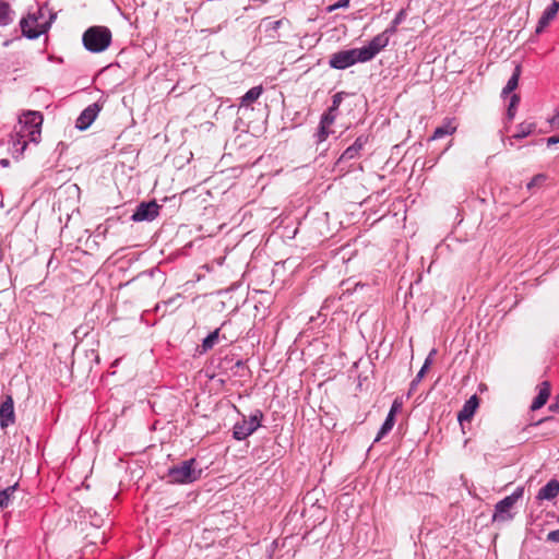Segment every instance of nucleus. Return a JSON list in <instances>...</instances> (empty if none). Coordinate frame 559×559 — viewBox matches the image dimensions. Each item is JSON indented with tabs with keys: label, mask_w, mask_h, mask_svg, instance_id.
I'll list each match as a JSON object with an SVG mask.
<instances>
[{
	"label": "nucleus",
	"mask_w": 559,
	"mask_h": 559,
	"mask_svg": "<svg viewBox=\"0 0 559 559\" xmlns=\"http://www.w3.org/2000/svg\"><path fill=\"white\" fill-rule=\"evenodd\" d=\"M44 117L39 111H25L19 117L20 128L17 134L21 139H27L29 142L39 143L41 139V126Z\"/></svg>",
	"instance_id": "nucleus-1"
},
{
	"label": "nucleus",
	"mask_w": 559,
	"mask_h": 559,
	"mask_svg": "<svg viewBox=\"0 0 559 559\" xmlns=\"http://www.w3.org/2000/svg\"><path fill=\"white\" fill-rule=\"evenodd\" d=\"M201 469L195 468V460L190 459L171 466L167 478L171 484H191L201 477Z\"/></svg>",
	"instance_id": "nucleus-2"
},
{
	"label": "nucleus",
	"mask_w": 559,
	"mask_h": 559,
	"mask_svg": "<svg viewBox=\"0 0 559 559\" xmlns=\"http://www.w3.org/2000/svg\"><path fill=\"white\" fill-rule=\"evenodd\" d=\"M111 43V32L105 26H92L83 34L84 47L92 52L106 50Z\"/></svg>",
	"instance_id": "nucleus-3"
},
{
	"label": "nucleus",
	"mask_w": 559,
	"mask_h": 559,
	"mask_svg": "<svg viewBox=\"0 0 559 559\" xmlns=\"http://www.w3.org/2000/svg\"><path fill=\"white\" fill-rule=\"evenodd\" d=\"M263 418V413L255 409L249 418L245 416L240 421H237L233 429V436L236 440L241 441L251 436L260 426Z\"/></svg>",
	"instance_id": "nucleus-4"
},
{
	"label": "nucleus",
	"mask_w": 559,
	"mask_h": 559,
	"mask_svg": "<svg viewBox=\"0 0 559 559\" xmlns=\"http://www.w3.org/2000/svg\"><path fill=\"white\" fill-rule=\"evenodd\" d=\"M524 488L518 487L512 495L500 500L495 507L493 521L506 522L513 519L512 508L523 497Z\"/></svg>",
	"instance_id": "nucleus-5"
},
{
	"label": "nucleus",
	"mask_w": 559,
	"mask_h": 559,
	"mask_svg": "<svg viewBox=\"0 0 559 559\" xmlns=\"http://www.w3.org/2000/svg\"><path fill=\"white\" fill-rule=\"evenodd\" d=\"M39 17H43L41 9H38L37 13H28L21 20L20 25L24 36L34 39L47 32L49 23H39Z\"/></svg>",
	"instance_id": "nucleus-6"
},
{
	"label": "nucleus",
	"mask_w": 559,
	"mask_h": 559,
	"mask_svg": "<svg viewBox=\"0 0 559 559\" xmlns=\"http://www.w3.org/2000/svg\"><path fill=\"white\" fill-rule=\"evenodd\" d=\"M357 62H365L359 48L341 50L331 55L329 66L333 69L344 70Z\"/></svg>",
	"instance_id": "nucleus-7"
},
{
	"label": "nucleus",
	"mask_w": 559,
	"mask_h": 559,
	"mask_svg": "<svg viewBox=\"0 0 559 559\" xmlns=\"http://www.w3.org/2000/svg\"><path fill=\"white\" fill-rule=\"evenodd\" d=\"M160 205L155 200L141 202L131 216L133 222H152L159 214Z\"/></svg>",
	"instance_id": "nucleus-8"
},
{
	"label": "nucleus",
	"mask_w": 559,
	"mask_h": 559,
	"mask_svg": "<svg viewBox=\"0 0 559 559\" xmlns=\"http://www.w3.org/2000/svg\"><path fill=\"white\" fill-rule=\"evenodd\" d=\"M388 44L389 36L385 33H382L373 37L367 46L359 48L365 62L371 60L377 53L386 47Z\"/></svg>",
	"instance_id": "nucleus-9"
},
{
	"label": "nucleus",
	"mask_w": 559,
	"mask_h": 559,
	"mask_svg": "<svg viewBox=\"0 0 559 559\" xmlns=\"http://www.w3.org/2000/svg\"><path fill=\"white\" fill-rule=\"evenodd\" d=\"M15 421L14 402L11 395H7L0 405V427L5 429Z\"/></svg>",
	"instance_id": "nucleus-10"
},
{
	"label": "nucleus",
	"mask_w": 559,
	"mask_h": 559,
	"mask_svg": "<svg viewBox=\"0 0 559 559\" xmlns=\"http://www.w3.org/2000/svg\"><path fill=\"white\" fill-rule=\"evenodd\" d=\"M102 106L97 103L87 106L76 119L75 127L80 130H86L94 122Z\"/></svg>",
	"instance_id": "nucleus-11"
},
{
	"label": "nucleus",
	"mask_w": 559,
	"mask_h": 559,
	"mask_svg": "<svg viewBox=\"0 0 559 559\" xmlns=\"http://www.w3.org/2000/svg\"><path fill=\"white\" fill-rule=\"evenodd\" d=\"M368 142V136L366 135H359L353 145L348 146L344 153L338 158L337 163H343L345 160H350L359 156L360 151L364 148V146Z\"/></svg>",
	"instance_id": "nucleus-12"
},
{
	"label": "nucleus",
	"mask_w": 559,
	"mask_h": 559,
	"mask_svg": "<svg viewBox=\"0 0 559 559\" xmlns=\"http://www.w3.org/2000/svg\"><path fill=\"white\" fill-rule=\"evenodd\" d=\"M479 405V400L476 395L471 396L463 405L462 409L457 414V420L462 425L464 421H469L477 407Z\"/></svg>",
	"instance_id": "nucleus-13"
},
{
	"label": "nucleus",
	"mask_w": 559,
	"mask_h": 559,
	"mask_svg": "<svg viewBox=\"0 0 559 559\" xmlns=\"http://www.w3.org/2000/svg\"><path fill=\"white\" fill-rule=\"evenodd\" d=\"M559 10V2L554 1L550 7H548L543 15L540 16L537 27H536V34H540L546 26L549 25V23L556 17Z\"/></svg>",
	"instance_id": "nucleus-14"
},
{
	"label": "nucleus",
	"mask_w": 559,
	"mask_h": 559,
	"mask_svg": "<svg viewBox=\"0 0 559 559\" xmlns=\"http://www.w3.org/2000/svg\"><path fill=\"white\" fill-rule=\"evenodd\" d=\"M550 395V383L548 381H544L538 385V394L534 399L531 409L537 411L542 408L548 401Z\"/></svg>",
	"instance_id": "nucleus-15"
},
{
	"label": "nucleus",
	"mask_w": 559,
	"mask_h": 559,
	"mask_svg": "<svg viewBox=\"0 0 559 559\" xmlns=\"http://www.w3.org/2000/svg\"><path fill=\"white\" fill-rule=\"evenodd\" d=\"M559 493V481L557 479H550L545 486H543L538 493V500H552Z\"/></svg>",
	"instance_id": "nucleus-16"
},
{
	"label": "nucleus",
	"mask_w": 559,
	"mask_h": 559,
	"mask_svg": "<svg viewBox=\"0 0 559 559\" xmlns=\"http://www.w3.org/2000/svg\"><path fill=\"white\" fill-rule=\"evenodd\" d=\"M522 73V67L521 64H516L514 68V71L509 79L507 85L502 88L501 95L504 97L508 94L512 93L519 85V80Z\"/></svg>",
	"instance_id": "nucleus-17"
},
{
	"label": "nucleus",
	"mask_w": 559,
	"mask_h": 559,
	"mask_svg": "<svg viewBox=\"0 0 559 559\" xmlns=\"http://www.w3.org/2000/svg\"><path fill=\"white\" fill-rule=\"evenodd\" d=\"M436 354V349H432L429 354V356L426 358L423 367L420 368V370L418 371V373L416 374V377L413 379V381L411 382V386H409V393L414 392L418 385V383L421 381V379L424 378L426 371L428 370L430 364H431V356Z\"/></svg>",
	"instance_id": "nucleus-18"
},
{
	"label": "nucleus",
	"mask_w": 559,
	"mask_h": 559,
	"mask_svg": "<svg viewBox=\"0 0 559 559\" xmlns=\"http://www.w3.org/2000/svg\"><path fill=\"white\" fill-rule=\"evenodd\" d=\"M455 131H456V126L453 123V121L449 120L444 124L438 127L435 130L431 139L432 140H438V139H441V138H443L445 135L453 134Z\"/></svg>",
	"instance_id": "nucleus-19"
},
{
	"label": "nucleus",
	"mask_w": 559,
	"mask_h": 559,
	"mask_svg": "<svg viewBox=\"0 0 559 559\" xmlns=\"http://www.w3.org/2000/svg\"><path fill=\"white\" fill-rule=\"evenodd\" d=\"M394 424H395V417L393 416V414H388L384 423L382 424V426L374 439V442L380 441L384 436H386L394 427Z\"/></svg>",
	"instance_id": "nucleus-20"
},
{
	"label": "nucleus",
	"mask_w": 559,
	"mask_h": 559,
	"mask_svg": "<svg viewBox=\"0 0 559 559\" xmlns=\"http://www.w3.org/2000/svg\"><path fill=\"white\" fill-rule=\"evenodd\" d=\"M262 86H254L250 88L242 97L241 105L249 106L251 103L255 102L262 94Z\"/></svg>",
	"instance_id": "nucleus-21"
},
{
	"label": "nucleus",
	"mask_w": 559,
	"mask_h": 559,
	"mask_svg": "<svg viewBox=\"0 0 559 559\" xmlns=\"http://www.w3.org/2000/svg\"><path fill=\"white\" fill-rule=\"evenodd\" d=\"M10 4L0 0V26H5L12 22Z\"/></svg>",
	"instance_id": "nucleus-22"
},
{
	"label": "nucleus",
	"mask_w": 559,
	"mask_h": 559,
	"mask_svg": "<svg viewBox=\"0 0 559 559\" xmlns=\"http://www.w3.org/2000/svg\"><path fill=\"white\" fill-rule=\"evenodd\" d=\"M16 486H9L8 488L0 490V508H7L10 503L11 497L14 493Z\"/></svg>",
	"instance_id": "nucleus-23"
},
{
	"label": "nucleus",
	"mask_w": 559,
	"mask_h": 559,
	"mask_svg": "<svg viewBox=\"0 0 559 559\" xmlns=\"http://www.w3.org/2000/svg\"><path fill=\"white\" fill-rule=\"evenodd\" d=\"M218 337H219V329H216L215 331H213L212 333H210L204 340H203V343H202V347L203 349L206 352L211 348H213V346L217 343L218 341Z\"/></svg>",
	"instance_id": "nucleus-24"
},
{
	"label": "nucleus",
	"mask_w": 559,
	"mask_h": 559,
	"mask_svg": "<svg viewBox=\"0 0 559 559\" xmlns=\"http://www.w3.org/2000/svg\"><path fill=\"white\" fill-rule=\"evenodd\" d=\"M535 129V123H521L519 126V130L516 133H514L513 138L514 139H523L525 136H527L528 134H531Z\"/></svg>",
	"instance_id": "nucleus-25"
},
{
	"label": "nucleus",
	"mask_w": 559,
	"mask_h": 559,
	"mask_svg": "<svg viewBox=\"0 0 559 559\" xmlns=\"http://www.w3.org/2000/svg\"><path fill=\"white\" fill-rule=\"evenodd\" d=\"M519 103H520V96L518 94H513L511 96L510 104H509L508 111H507L509 119H513V117L515 116V110H516Z\"/></svg>",
	"instance_id": "nucleus-26"
},
{
	"label": "nucleus",
	"mask_w": 559,
	"mask_h": 559,
	"mask_svg": "<svg viewBox=\"0 0 559 559\" xmlns=\"http://www.w3.org/2000/svg\"><path fill=\"white\" fill-rule=\"evenodd\" d=\"M547 177L544 174H538L532 178V180L527 183V189L533 190L536 187H540L545 181Z\"/></svg>",
	"instance_id": "nucleus-27"
},
{
	"label": "nucleus",
	"mask_w": 559,
	"mask_h": 559,
	"mask_svg": "<svg viewBox=\"0 0 559 559\" xmlns=\"http://www.w3.org/2000/svg\"><path fill=\"white\" fill-rule=\"evenodd\" d=\"M329 133H330L329 132V127L320 123V127H319V130H318V133H317L318 142L325 141L328 139V136H329Z\"/></svg>",
	"instance_id": "nucleus-28"
},
{
	"label": "nucleus",
	"mask_w": 559,
	"mask_h": 559,
	"mask_svg": "<svg viewBox=\"0 0 559 559\" xmlns=\"http://www.w3.org/2000/svg\"><path fill=\"white\" fill-rule=\"evenodd\" d=\"M332 111L333 110L329 109V111L322 116L320 123L330 127L335 120V116Z\"/></svg>",
	"instance_id": "nucleus-29"
},
{
	"label": "nucleus",
	"mask_w": 559,
	"mask_h": 559,
	"mask_svg": "<svg viewBox=\"0 0 559 559\" xmlns=\"http://www.w3.org/2000/svg\"><path fill=\"white\" fill-rule=\"evenodd\" d=\"M284 22L288 23V21L284 20V19L277 20V21H274V22H269L266 24V29L276 31L277 28H280L284 24Z\"/></svg>",
	"instance_id": "nucleus-30"
},
{
	"label": "nucleus",
	"mask_w": 559,
	"mask_h": 559,
	"mask_svg": "<svg viewBox=\"0 0 559 559\" xmlns=\"http://www.w3.org/2000/svg\"><path fill=\"white\" fill-rule=\"evenodd\" d=\"M547 540L551 543H559V528L549 532L547 534Z\"/></svg>",
	"instance_id": "nucleus-31"
},
{
	"label": "nucleus",
	"mask_w": 559,
	"mask_h": 559,
	"mask_svg": "<svg viewBox=\"0 0 559 559\" xmlns=\"http://www.w3.org/2000/svg\"><path fill=\"white\" fill-rule=\"evenodd\" d=\"M348 4H349V0H340L335 4L331 5L329 8V11H333V10L340 9V8H346V7H348Z\"/></svg>",
	"instance_id": "nucleus-32"
},
{
	"label": "nucleus",
	"mask_w": 559,
	"mask_h": 559,
	"mask_svg": "<svg viewBox=\"0 0 559 559\" xmlns=\"http://www.w3.org/2000/svg\"><path fill=\"white\" fill-rule=\"evenodd\" d=\"M341 100H342V96H341V94H340V93L335 94V95L333 96V104H332V106H331V108H330V109H331V110H336V109H337V107H338V106H340V104H341Z\"/></svg>",
	"instance_id": "nucleus-33"
},
{
	"label": "nucleus",
	"mask_w": 559,
	"mask_h": 559,
	"mask_svg": "<svg viewBox=\"0 0 559 559\" xmlns=\"http://www.w3.org/2000/svg\"><path fill=\"white\" fill-rule=\"evenodd\" d=\"M402 404L395 400L391 406V409L389 412V414H393V416L395 417L397 411L401 408Z\"/></svg>",
	"instance_id": "nucleus-34"
},
{
	"label": "nucleus",
	"mask_w": 559,
	"mask_h": 559,
	"mask_svg": "<svg viewBox=\"0 0 559 559\" xmlns=\"http://www.w3.org/2000/svg\"><path fill=\"white\" fill-rule=\"evenodd\" d=\"M559 143V135L550 136L547 139V145L550 146L552 144Z\"/></svg>",
	"instance_id": "nucleus-35"
},
{
	"label": "nucleus",
	"mask_w": 559,
	"mask_h": 559,
	"mask_svg": "<svg viewBox=\"0 0 559 559\" xmlns=\"http://www.w3.org/2000/svg\"><path fill=\"white\" fill-rule=\"evenodd\" d=\"M550 123L554 127L559 128V111L551 118Z\"/></svg>",
	"instance_id": "nucleus-36"
},
{
	"label": "nucleus",
	"mask_w": 559,
	"mask_h": 559,
	"mask_svg": "<svg viewBox=\"0 0 559 559\" xmlns=\"http://www.w3.org/2000/svg\"><path fill=\"white\" fill-rule=\"evenodd\" d=\"M174 299H169L167 301H164L162 305L157 304L155 307L156 311H159L163 307L166 308L170 302H173Z\"/></svg>",
	"instance_id": "nucleus-37"
},
{
	"label": "nucleus",
	"mask_w": 559,
	"mask_h": 559,
	"mask_svg": "<svg viewBox=\"0 0 559 559\" xmlns=\"http://www.w3.org/2000/svg\"><path fill=\"white\" fill-rule=\"evenodd\" d=\"M550 408L555 412H559V395L556 397L555 403L550 406Z\"/></svg>",
	"instance_id": "nucleus-38"
},
{
	"label": "nucleus",
	"mask_w": 559,
	"mask_h": 559,
	"mask_svg": "<svg viewBox=\"0 0 559 559\" xmlns=\"http://www.w3.org/2000/svg\"><path fill=\"white\" fill-rule=\"evenodd\" d=\"M403 15H404V11H400L397 16L394 20V24L400 23V21L402 20Z\"/></svg>",
	"instance_id": "nucleus-39"
}]
</instances>
